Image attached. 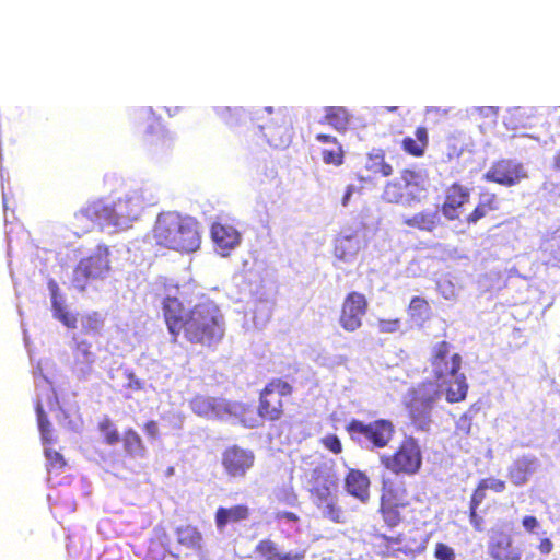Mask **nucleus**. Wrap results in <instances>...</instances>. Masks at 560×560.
I'll return each instance as SVG.
<instances>
[{
    "label": "nucleus",
    "mask_w": 560,
    "mask_h": 560,
    "mask_svg": "<svg viewBox=\"0 0 560 560\" xmlns=\"http://www.w3.org/2000/svg\"><path fill=\"white\" fill-rule=\"evenodd\" d=\"M250 515L249 508L237 504L231 508L220 506L215 511L214 521L218 529H224L229 524L246 521Z\"/></svg>",
    "instance_id": "obj_19"
},
{
    "label": "nucleus",
    "mask_w": 560,
    "mask_h": 560,
    "mask_svg": "<svg viewBox=\"0 0 560 560\" xmlns=\"http://www.w3.org/2000/svg\"><path fill=\"white\" fill-rule=\"evenodd\" d=\"M210 234L215 249L222 256H228L230 252L241 243V233L232 224L226 222H213Z\"/></svg>",
    "instance_id": "obj_13"
},
{
    "label": "nucleus",
    "mask_w": 560,
    "mask_h": 560,
    "mask_svg": "<svg viewBox=\"0 0 560 560\" xmlns=\"http://www.w3.org/2000/svg\"><path fill=\"white\" fill-rule=\"evenodd\" d=\"M190 408L199 416H210L214 412L215 407L212 400L205 396H196L190 400Z\"/></svg>",
    "instance_id": "obj_34"
},
{
    "label": "nucleus",
    "mask_w": 560,
    "mask_h": 560,
    "mask_svg": "<svg viewBox=\"0 0 560 560\" xmlns=\"http://www.w3.org/2000/svg\"><path fill=\"white\" fill-rule=\"evenodd\" d=\"M323 445L331 453L339 454L342 451V445L336 434H327L322 439Z\"/></svg>",
    "instance_id": "obj_41"
},
{
    "label": "nucleus",
    "mask_w": 560,
    "mask_h": 560,
    "mask_svg": "<svg viewBox=\"0 0 560 560\" xmlns=\"http://www.w3.org/2000/svg\"><path fill=\"white\" fill-rule=\"evenodd\" d=\"M424 192L423 176L415 170L405 168L398 178L386 184L383 198L390 203L412 206L421 202Z\"/></svg>",
    "instance_id": "obj_4"
},
{
    "label": "nucleus",
    "mask_w": 560,
    "mask_h": 560,
    "mask_svg": "<svg viewBox=\"0 0 560 560\" xmlns=\"http://www.w3.org/2000/svg\"><path fill=\"white\" fill-rule=\"evenodd\" d=\"M433 555L436 560H455L456 558L454 549L444 542L435 544Z\"/></svg>",
    "instance_id": "obj_39"
},
{
    "label": "nucleus",
    "mask_w": 560,
    "mask_h": 560,
    "mask_svg": "<svg viewBox=\"0 0 560 560\" xmlns=\"http://www.w3.org/2000/svg\"><path fill=\"white\" fill-rule=\"evenodd\" d=\"M402 224L422 232H433L441 225V218L436 210H422L402 219Z\"/></svg>",
    "instance_id": "obj_17"
},
{
    "label": "nucleus",
    "mask_w": 560,
    "mask_h": 560,
    "mask_svg": "<svg viewBox=\"0 0 560 560\" xmlns=\"http://www.w3.org/2000/svg\"><path fill=\"white\" fill-rule=\"evenodd\" d=\"M470 188L459 182H454L444 189L441 212L448 221H459L470 202Z\"/></svg>",
    "instance_id": "obj_11"
},
{
    "label": "nucleus",
    "mask_w": 560,
    "mask_h": 560,
    "mask_svg": "<svg viewBox=\"0 0 560 560\" xmlns=\"http://www.w3.org/2000/svg\"><path fill=\"white\" fill-rule=\"evenodd\" d=\"M527 177L528 174L524 165L511 159L495 161L483 174L486 182L495 183L504 187L516 186Z\"/></svg>",
    "instance_id": "obj_10"
},
{
    "label": "nucleus",
    "mask_w": 560,
    "mask_h": 560,
    "mask_svg": "<svg viewBox=\"0 0 560 560\" xmlns=\"http://www.w3.org/2000/svg\"><path fill=\"white\" fill-rule=\"evenodd\" d=\"M522 525L526 532L534 533L539 526V522L535 516L526 515L522 520Z\"/></svg>",
    "instance_id": "obj_44"
},
{
    "label": "nucleus",
    "mask_w": 560,
    "mask_h": 560,
    "mask_svg": "<svg viewBox=\"0 0 560 560\" xmlns=\"http://www.w3.org/2000/svg\"><path fill=\"white\" fill-rule=\"evenodd\" d=\"M277 518H285L291 522H296L299 520L298 515L293 512H282L277 514Z\"/></svg>",
    "instance_id": "obj_48"
},
{
    "label": "nucleus",
    "mask_w": 560,
    "mask_h": 560,
    "mask_svg": "<svg viewBox=\"0 0 560 560\" xmlns=\"http://www.w3.org/2000/svg\"><path fill=\"white\" fill-rule=\"evenodd\" d=\"M350 113L342 106H328L325 108L324 122L343 133L350 126Z\"/></svg>",
    "instance_id": "obj_23"
},
{
    "label": "nucleus",
    "mask_w": 560,
    "mask_h": 560,
    "mask_svg": "<svg viewBox=\"0 0 560 560\" xmlns=\"http://www.w3.org/2000/svg\"><path fill=\"white\" fill-rule=\"evenodd\" d=\"M315 139L322 143H331V144H336V143H339L337 138L330 136V135H326V133H317L315 136Z\"/></svg>",
    "instance_id": "obj_46"
},
{
    "label": "nucleus",
    "mask_w": 560,
    "mask_h": 560,
    "mask_svg": "<svg viewBox=\"0 0 560 560\" xmlns=\"http://www.w3.org/2000/svg\"><path fill=\"white\" fill-rule=\"evenodd\" d=\"M429 362L436 385L444 388L446 400L452 404L465 400L468 383L460 372L463 358L458 352H453L452 343L446 340L434 343Z\"/></svg>",
    "instance_id": "obj_2"
},
{
    "label": "nucleus",
    "mask_w": 560,
    "mask_h": 560,
    "mask_svg": "<svg viewBox=\"0 0 560 560\" xmlns=\"http://www.w3.org/2000/svg\"><path fill=\"white\" fill-rule=\"evenodd\" d=\"M537 548L541 555H549L553 549V542L547 537L541 538Z\"/></svg>",
    "instance_id": "obj_45"
},
{
    "label": "nucleus",
    "mask_w": 560,
    "mask_h": 560,
    "mask_svg": "<svg viewBox=\"0 0 560 560\" xmlns=\"http://www.w3.org/2000/svg\"><path fill=\"white\" fill-rule=\"evenodd\" d=\"M400 318H381L377 320V328L383 334H393L400 329Z\"/></svg>",
    "instance_id": "obj_38"
},
{
    "label": "nucleus",
    "mask_w": 560,
    "mask_h": 560,
    "mask_svg": "<svg viewBox=\"0 0 560 560\" xmlns=\"http://www.w3.org/2000/svg\"><path fill=\"white\" fill-rule=\"evenodd\" d=\"M170 538L163 529H156L154 537L149 541L148 557L153 560H163L170 552Z\"/></svg>",
    "instance_id": "obj_26"
},
{
    "label": "nucleus",
    "mask_w": 560,
    "mask_h": 560,
    "mask_svg": "<svg viewBox=\"0 0 560 560\" xmlns=\"http://www.w3.org/2000/svg\"><path fill=\"white\" fill-rule=\"evenodd\" d=\"M322 159L325 164L340 166L345 161V151L340 143H336L331 149L322 151Z\"/></svg>",
    "instance_id": "obj_32"
},
{
    "label": "nucleus",
    "mask_w": 560,
    "mask_h": 560,
    "mask_svg": "<svg viewBox=\"0 0 560 560\" xmlns=\"http://www.w3.org/2000/svg\"><path fill=\"white\" fill-rule=\"evenodd\" d=\"M176 539L180 546L187 549L197 552L202 550V535L195 526L185 525L177 527Z\"/></svg>",
    "instance_id": "obj_25"
},
{
    "label": "nucleus",
    "mask_w": 560,
    "mask_h": 560,
    "mask_svg": "<svg viewBox=\"0 0 560 560\" xmlns=\"http://www.w3.org/2000/svg\"><path fill=\"white\" fill-rule=\"evenodd\" d=\"M377 538L380 539L377 555L382 558H397L399 555L409 556L424 550V546H420L416 551L408 547H401L400 545L404 539L402 534H398L397 536L380 534Z\"/></svg>",
    "instance_id": "obj_16"
},
{
    "label": "nucleus",
    "mask_w": 560,
    "mask_h": 560,
    "mask_svg": "<svg viewBox=\"0 0 560 560\" xmlns=\"http://www.w3.org/2000/svg\"><path fill=\"white\" fill-rule=\"evenodd\" d=\"M396 109H397V107H389V110H392V112H394Z\"/></svg>",
    "instance_id": "obj_52"
},
{
    "label": "nucleus",
    "mask_w": 560,
    "mask_h": 560,
    "mask_svg": "<svg viewBox=\"0 0 560 560\" xmlns=\"http://www.w3.org/2000/svg\"><path fill=\"white\" fill-rule=\"evenodd\" d=\"M308 492L313 503H324L338 493V477L331 466L314 468L308 480Z\"/></svg>",
    "instance_id": "obj_9"
},
{
    "label": "nucleus",
    "mask_w": 560,
    "mask_h": 560,
    "mask_svg": "<svg viewBox=\"0 0 560 560\" xmlns=\"http://www.w3.org/2000/svg\"><path fill=\"white\" fill-rule=\"evenodd\" d=\"M530 474V468L528 463H516L514 466L511 467L509 471V476L512 480V482L515 486H523L527 482L528 476Z\"/></svg>",
    "instance_id": "obj_35"
},
{
    "label": "nucleus",
    "mask_w": 560,
    "mask_h": 560,
    "mask_svg": "<svg viewBox=\"0 0 560 560\" xmlns=\"http://www.w3.org/2000/svg\"><path fill=\"white\" fill-rule=\"evenodd\" d=\"M487 549L492 560H521L523 555L512 535L503 528H491Z\"/></svg>",
    "instance_id": "obj_12"
},
{
    "label": "nucleus",
    "mask_w": 560,
    "mask_h": 560,
    "mask_svg": "<svg viewBox=\"0 0 560 560\" xmlns=\"http://www.w3.org/2000/svg\"><path fill=\"white\" fill-rule=\"evenodd\" d=\"M238 417L241 422L247 428H257L265 421L260 417L258 409L254 410L250 406H242Z\"/></svg>",
    "instance_id": "obj_33"
},
{
    "label": "nucleus",
    "mask_w": 560,
    "mask_h": 560,
    "mask_svg": "<svg viewBox=\"0 0 560 560\" xmlns=\"http://www.w3.org/2000/svg\"><path fill=\"white\" fill-rule=\"evenodd\" d=\"M162 311L174 340L182 334L190 343L211 347L224 336L220 308L212 302H201L186 308L178 288H175L174 294L168 292L163 299Z\"/></svg>",
    "instance_id": "obj_1"
},
{
    "label": "nucleus",
    "mask_w": 560,
    "mask_h": 560,
    "mask_svg": "<svg viewBox=\"0 0 560 560\" xmlns=\"http://www.w3.org/2000/svg\"><path fill=\"white\" fill-rule=\"evenodd\" d=\"M416 138L406 137L401 141L402 150L415 158H420L424 154L429 144L428 130L423 126H419L415 132Z\"/></svg>",
    "instance_id": "obj_21"
},
{
    "label": "nucleus",
    "mask_w": 560,
    "mask_h": 560,
    "mask_svg": "<svg viewBox=\"0 0 560 560\" xmlns=\"http://www.w3.org/2000/svg\"><path fill=\"white\" fill-rule=\"evenodd\" d=\"M254 552L259 560H304L306 557L305 550L281 552L278 544L270 538L259 540Z\"/></svg>",
    "instance_id": "obj_15"
},
{
    "label": "nucleus",
    "mask_w": 560,
    "mask_h": 560,
    "mask_svg": "<svg viewBox=\"0 0 560 560\" xmlns=\"http://www.w3.org/2000/svg\"><path fill=\"white\" fill-rule=\"evenodd\" d=\"M275 497L278 502L287 505H295L298 502V495L291 483L277 488L275 490Z\"/></svg>",
    "instance_id": "obj_36"
},
{
    "label": "nucleus",
    "mask_w": 560,
    "mask_h": 560,
    "mask_svg": "<svg viewBox=\"0 0 560 560\" xmlns=\"http://www.w3.org/2000/svg\"><path fill=\"white\" fill-rule=\"evenodd\" d=\"M369 301L358 291L346 294L339 314V325L347 332H354L363 326V318L368 314Z\"/></svg>",
    "instance_id": "obj_8"
},
{
    "label": "nucleus",
    "mask_w": 560,
    "mask_h": 560,
    "mask_svg": "<svg viewBox=\"0 0 560 560\" xmlns=\"http://www.w3.org/2000/svg\"><path fill=\"white\" fill-rule=\"evenodd\" d=\"M431 383H421L412 392L408 402L409 417L412 424L421 431H429L431 425V412L433 405L439 397V390H427Z\"/></svg>",
    "instance_id": "obj_7"
},
{
    "label": "nucleus",
    "mask_w": 560,
    "mask_h": 560,
    "mask_svg": "<svg viewBox=\"0 0 560 560\" xmlns=\"http://www.w3.org/2000/svg\"><path fill=\"white\" fill-rule=\"evenodd\" d=\"M400 509L401 508L380 503V513L386 526L395 528L401 523L402 517Z\"/></svg>",
    "instance_id": "obj_31"
},
{
    "label": "nucleus",
    "mask_w": 560,
    "mask_h": 560,
    "mask_svg": "<svg viewBox=\"0 0 560 560\" xmlns=\"http://www.w3.org/2000/svg\"><path fill=\"white\" fill-rule=\"evenodd\" d=\"M145 430L151 436H155L158 432V425L155 422L150 421L145 424Z\"/></svg>",
    "instance_id": "obj_49"
},
{
    "label": "nucleus",
    "mask_w": 560,
    "mask_h": 560,
    "mask_svg": "<svg viewBox=\"0 0 560 560\" xmlns=\"http://www.w3.org/2000/svg\"><path fill=\"white\" fill-rule=\"evenodd\" d=\"M385 466L395 474H416L421 467V457H383Z\"/></svg>",
    "instance_id": "obj_24"
},
{
    "label": "nucleus",
    "mask_w": 560,
    "mask_h": 560,
    "mask_svg": "<svg viewBox=\"0 0 560 560\" xmlns=\"http://www.w3.org/2000/svg\"><path fill=\"white\" fill-rule=\"evenodd\" d=\"M345 429L352 441L366 442L376 448L385 447L395 432L393 422L386 419H377L369 423L351 419Z\"/></svg>",
    "instance_id": "obj_5"
},
{
    "label": "nucleus",
    "mask_w": 560,
    "mask_h": 560,
    "mask_svg": "<svg viewBox=\"0 0 560 560\" xmlns=\"http://www.w3.org/2000/svg\"><path fill=\"white\" fill-rule=\"evenodd\" d=\"M409 317L417 323H424L431 318L432 310L427 299L413 296L407 307Z\"/></svg>",
    "instance_id": "obj_27"
},
{
    "label": "nucleus",
    "mask_w": 560,
    "mask_h": 560,
    "mask_svg": "<svg viewBox=\"0 0 560 560\" xmlns=\"http://www.w3.org/2000/svg\"><path fill=\"white\" fill-rule=\"evenodd\" d=\"M361 242L357 232L336 237L334 253L341 260H349L360 250Z\"/></svg>",
    "instance_id": "obj_20"
},
{
    "label": "nucleus",
    "mask_w": 560,
    "mask_h": 560,
    "mask_svg": "<svg viewBox=\"0 0 560 560\" xmlns=\"http://www.w3.org/2000/svg\"><path fill=\"white\" fill-rule=\"evenodd\" d=\"M353 191H354V186L353 185H349L346 188L345 195H343L342 200H341V203H342L343 207L348 206L349 200H350Z\"/></svg>",
    "instance_id": "obj_47"
},
{
    "label": "nucleus",
    "mask_w": 560,
    "mask_h": 560,
    "mask_svg": "<svg viewBox=\"0 0 560 560\" xmlns=\"http://www.w3.org/2000/svg\"><path fill=\"white\" fill-rule=\"evenodd\" d=\"M477 510L478 508L469 506V521L476 530L481 532L483 529V520L478 515Z\"/></svg>",
    "instance_id": "obj_43"
},
{
    "label": "nucleus",
    "mask_w": 560,
    "mask_h": 560,
    "mask_svg": "<svg viewBox=\"0 0 560 560\" xmlns=\"http://www.w3.org/2000/svg\"><path fill=\"white\" fill-rule=\"evenodd\" d=\"M152 236L162 247L186 253L198 249L201 241L198 222L172 211L159 214Z\"/></svg>",
    "instance_id": "obj_3"
},
{
    "label": "nucleus",
    "mask_w": 560,
    "mask_h": 560,
    "mask_svg": "<svg viewBox=\"0 0 560 560\" xmlns=\"http://www.w3.org/2000/svg\"><path fill=\"white\" fill-rule=\"evenodd\" d=\"M553 168L560 172V149L556 152L553 156Z\"/></svg>",
    "instance_id": "obj_51"
},
{
    "label": "nucleus",
    "mask_w": 560,
    "mask_h": 560,
    "mask_svg": "<svg viewBox=\"0 0 560 560\" xmlns=\"http://www.w3.org/2000/svg\"><path fill=\"white\" fill-rule=\"evenodd\" d=\"M293 387L282 378L270 380L259 393L258 411L265 421L275 422L282 418L284 404L282 399L290 397Z\"/></svg>",
    "instance_id": "obj_6"
},
{
    "label": "nucleus",
    "mask_w": 560,
    "mask_h": 560,
    "mask_svg": "<svg viewBox=\"0 0 560 560\" xmlns=\"http://www.w3.org/2000/svg\"><path fill=\"white\" fill-rule=\"evenodd\" d=\"M394 455H421L419 442L413 436H406Z\"/></svg>",
    "instance_id": "obj_37"
},
{
    "label": "nucleus",
    "mask_w": 560,
    "mask_h": 560,
    "mask_svg": "<svg viewBox=\"0 0 560 560\" xmlns=\"http://www.w3.org/2000/svg\"><path fill=\"white\" fill-rule=\"evenodd\" d=\"M366 167L369 171L375 174H381L384 177H387L393 173V167L385 161L383 153L371 154L369 156V163Z\"/></svg>",
    "instance_id": "obj_30"
},
{
    "label": "nucleus",
    "mask_w": 560,
    "mask_h": 560,
    "mask_svg": "<svg viewBox=\"0 0 560 560\" xmlns=\"http://www.w3.org/2000/svg\"><path fill=\"white\" fill-rule=\"evenodd\" d=\"M500 209V200L495 192L482 189L478 195V201L475 208L463 219V222L468 225H476L480 220L487 218L490 212Z\"/></svg>",
    "instance_id": "obj_14"
},
{
    "label": "nucleus",
    "mask_w": 560,
    "mask_h": 560,
    "mask_svg": "<svg viewBox=\"0 0 560 560\" xmlns=\"http://www.w3.org/2000/svg\"><path fill=\"white\" fill-rule=\"evenodd\" d=\"M315 505L322 510L323 516L332 523L341 524L346 522L345 513L337 503V495L329 498L324 503H315Z\"/></svg>",
    "instance_id": "obj_28"
},
{
    "label": "nucleus",
    "mask_w": 560,
    "mask_h": 560,
    "mask_svg": "<svg viewBox=\"0 0 560 560\" xmlns=\"http://www.w3.org/2000/svg\"><path fill=\"white\" fill-rule=\"evenodd\" d=\"M380 503L406 508L409 505L407 489L401 485L384 483Z\"/></svg>",
    "instance_id": "obj_22"
},
{
    "label": "nucleus",
    "mask_w": 560,
    "mask_h": 560,
    "mask_svg": "<svg viewBox=\"0 0 560 560\" xmlns=\"http://www.w3.org/2000/svg\"><path fill=\"white\" fill-rule=\"evenodd\" d=\"M225 455H233V456L244 455V452H243V450L238 448L237 446H233V447L226 450Z\"/></svg>",
    "instance_id": "obj_50"
},
{
    "label": "nucleus",
    "mask_w": 560,
    "mask_h": 560,
    "mask_svg": "<svg viewBox=\"0 0 560 560\" xmlns=\"http://www.w3.org/2000/svg\"><path fill=\"white\" fill-rule=\"evenodd\" d=\"M346 490L361 502L370 498V480L368 476L358 469H350L345 478Z\"/></svg>",
    "instance_id": "obj_18"
},
{
    "label": "nucleus",
    "mask_w": 560,
    "mask_h": 560,
    "mask_svg": "<svg viewBox=\"0 0 560 560\" xmlns=\"http://www.w3.org/2000/svg\"><path fill=\"white\" fill-rule=\"evenodd\" d=\"M486 490H491L495 493H501L505 490V481L493 477L483 478L479 481Z\"/></svg>",
    "instance_id": "obj_40"
},
{
    "label": "nucleus",
    "mask_w": 560,
    "mask_h": 560,
    "mask_svg": "<svg viewBox=\"0 0 560 560\" xmlns=\"http://www.w3.org/2000/svg\"><path fill=\"white\" fill-rule=\"evenodd\" d=\"M253 465V457H224L223 466L231 477H241Z\"/></svg>",
    "instance_id": "obj_29"
},
{
    "label": "nucleus",
    "mask_w": 560,
    "mask_h": 560,
    "mask_svg": "<svg viewBox=\"0 0 560 560\" xmlns=\"http://www.w3.org/2000/svg\"><path fill=\"white\" fill-rule=\"evenodd\" d=\"M486 491L487 490L481 486V483L478 482L476 489L471 494L469 506L479 508V505L483 502V500L487 497Z\"/></svg>",
    "instance_id": "obj_42"
}]
</instances>
